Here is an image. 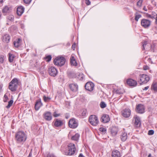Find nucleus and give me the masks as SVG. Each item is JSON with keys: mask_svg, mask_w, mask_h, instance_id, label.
<instances>
[{"mask_svg": "<svg viewBox=\"0 0 157 157\" xmlns=\"http://www.w3.org/2000/svg\"><path fill=\"white\" fill-rule=\"evenodd\" d=\"M64 146H62L61 151L63 153L66 155H74L76 151L75 145L73 143L69 144L67 146V149L65 150Z\"/></svg>", "mask_w": 157, "mask_h": 157, "instance_id": "obj_1", "label": "nucleus"}, {"mask_svg": "<svg viewBox=\"0 0 157 157\" xmlns=\"http://www.w3.org/2000/svg\"><path fill=\"white\" fill-rule=\"evenodd\" d=\"M27 136L25 132L22 131L17 132L15 135V140L17 143L23 144L26 141Z\"/></svg>", "mask_w": 157, "mask_h": 157, "instance_id": "obj_2", "label": "nucleus"}, {"mask_svg": "<svg viewBox=\"0 0 157 157\" xmlns=\"http://www.w3.org/2000/svg\"><path fill=\"white\" fill-rule=\"evenodd\" d=\"M66 61L65 59L63 56L58 57L54 60V64L58 66H62L63 65Z\"/></svg>", "mask_w": 157, "mask_h": 157, "instance_id": "obj_3", "label": "nucleus"}, {"mask_svg": "<svg viewBox=\"0 0 157 157\" xmlns=\"http://www.w3.org/2000/svg\"><path fill=\"white\" fill-rule=\"evenodd\" d=\"M18 81L17 78H14L10 82L9 88L11 91H14L17 90Z\"/></svg>", "mask_w": 157, "mask_h": 157, "instance_id": "obj_4", "label": "nucleus"}, {"mask_svg": "<svg viewBox=\"0 0 157 157\" xmlns=\"http://www.w3.org/2000/svg\"><path fill=\"white\" fill-rule=\"evenodd\" d=\"M139 78L138 82L140 85L147 83L150 79L149 76L146 74L140 75Z\"/></svg>", "mask_w": 157, "mask_h": 157, "instance_id": "obj_5", "label": "nucleus"}, {"mask_svg": "<svg viewBox=\"0 0 157 157\" xmlns=\"http://www.w3.org/2000/svg\"><path fill=\"white\" fill-rule=\"evenodd\" d=\"M68 126L71 128H75L78 125V123L77 120L75 118L71 119L68 122Z\"/></svg>", "mask_w": 157, "mask_h": 157, "instance_id": "obj_6", "label": "nucleus"}, {"mask_svg": "<svg viewBox=\"0 0 157 157\" xmlns=\"http://www.w3.org/2000/svg\"><path fill=\"white\" fill-rule=\"evenodd\" d=\"M89 121L90 124L93 126H96L98 123V117L95 115H92L89 118Z\"/></svg>", "mask_w": 157, "mask_h": 157, "instance_id": "obj_7", "label": "nucleus"}, {"mask_svg": "<svg viewBox=\"0 0 157 157\" xmlns=\"http://www.w3.org/2000/svg\"><path fill=\"white\" fill-rule=\"evenodd\" d=\"M151 23V21L147 19H143L141 20V26L144 28H149Z\"/></svg>", "mask_w": 157, "mask_h": 157, "instance_id": "obj_8", "label": "nucleus"}, {"mask_svg": "<svg viewBox=\"0 0 157 157\" xmlns=\"http://www.w3.org/2000/svg\"><path fill=\"white\" fill-rule=\"evenodd\" d=\"M48 71L50 75L53 77L55 76L58 73L57 70L53 67L49 68Z\"/></svg>", "mask_w": 157, "mask_h": 157, "instance_id": "obj_9", "label": "nucleus"}, {"mask_svg": "<svg viewBox=\"0 0 157 157\" xmlns=\"http://www.w3.org/2000/svg\"><path fill=\"white\" fill-rule=\"evenodd\" d=\"M52 124H53L55 127H59L62 126L64 124L63 121L59 120L58 119H55L53 122Z\"/></svg>", "mask_w": 157, "mask_h": 157, "instance_id": "obj_10", "label": "nucleus"}, {"mask_svg": "<svg viewBox=\"0 0 157 157\" xmlns=\"http://www.w3.org/2000/svg\"><path fill=\"white\" fill-rule=\"evenodd\" d=\"M43 117L47 121H50L52 119V113L49 111L45 112L43 114Z\"/></svg>", "mask_w": 157, "mask_h": 157, "instance_id": "obj_11", "label": "nucleus"}, {"mask_svg": "<svg viewBox=\"0 0 157 157\" xmlns=\"http://www.w3.org/2000/svg\"><path fill=\"white\" fill-rule=\"evenodd\" d=\"M94 87V84L91 82H88L85 85L86 89L90 91H92L93 90Z\"/></svg>", "mask_w": 157, "mask_h": 157, "instance_id": "obj_12", "label": "nucleus"}, {"mask_svg": "<svg viewBox=\"0 0 157 157\" xmlns=\"http://www.w3.org/2000/svg\"><path fill=\"white\" fill-rule=\"evenodd\" d=\"M136 112L142 114L145 112V108L143 105L139 104L136 107Z\"/></svg>", "mask_w": 157, "mask_h": 157, "instance_id": "obj_13", "label": "nucleus"}, {"mask_svg": "<svg viewBox=\"0 0 157 157\" xmlns=\"http://www.w3.org/2000/svg\"><path fill=\"white\" fill-rule=\"evenodd\" d=\"M133 120H134V125L136 128L139 127L141 125L140 119L139 117L135 115L133 117Z\"/></svg>", "mask_w": 157, "mask_h": 157, "instance_id": "obj_14", "label": "nucleus"}, {"mask_svg": "<svg viewBox=\"0 0 157 157\" xmlns=\"http://www.w3.org/2000/svg\"><path fill=\"white\" fill-rule=\"evenodd\" d=\"M127 83L130 86L135 87L137 84V82L131 78H129L127 80Z\"/></svg>", "mask_w": 157, "mask_h": 157, "instance_id": "obj_15", "label": "nucleus"}, {"mask_svg": "<svg viewBox=\"0 0 157 157\" xmlns=\"http://www.w3.org/2000/svg\"><path fill=\"white\" fill-rule=\"evenodd\" d=\"M69 87L70 90L73 92L77 91L78 89V85L75 83H71L69 85Z\"/></svg>", "mask_w": 157, "mask_h": 157, "instance_id": "obj_16", "label": "nucleus"}, {"mask_svg": "<svg viewBox=\"0 0 157 157\" xmlns=\"http://www.w3.org/2000/svg\"><path fill=\"white\" fill-rule=\"evenodd\" d=\"M131 111L129 109H125L122 111V115L125 117H128L130 115Z\"/></svg>", "mask_w": 157, "mask_h": 157, "instance_id": "obj_17", "label": "nucleus"}, {"mask_svg": "<svg viewBox=\"0 0 157 157\" xmlns=\"http://www.w3.org/2000/svg\"><path fill=\"white\" fill-rule=\"evenodd\" d=\"M42 105L43 103L41 102V99H40L37 100L35 105V110H38Z\"/></svg>", "mask_w": 157, "mask_h": 157, "instance_id": "obj_18", "label": "nucleus"}, {"mask_svg": "<svg viewBox=\"0 0 157 157\" xmlns=\"http://www.w3.org/2000/svg\"><path fill=\"white\" fill-rule=\"evenodd\" d=\"M24 7L22 6H19L17 8V13L18 15L21 16L24 13Z\"/></svg>", "mask_w": 157, "mask_h": 157, "instance_id": "obj_19", "label": "nucleus"}, {"mask_svg": "<svg viewBox=\"0 0 157 157\" xmlns=\"http://www.w3.org/2000/svg\"><path fill=\"white\" fill-rule=\"evenodd\" d=\"M110 130L112 135L115 136L117 134L119 130L117 127L113 126L111 128Z\"/></svg>", "mask_w": 157, "mask_h": 157, "instance_id": "obj_20", "label": "nucleus"}, {"mask_svg": "<svg viewBox=\"0 0 157 157\" xmlns=\"http://www.w3.org/2000/svg\"><path fill=\"white\" fill-rule=\"evenodd\" d=\"M101 121L104 123H107L110 120V118L109 115L105 114H104L101 117Z\"/></svg>", "mask_w": 157, "mask_h": 157, "instance_id": "obj_21", "label": "nucleus"}, {"mask_svg": "<svg viewBox=\"0 0 157 157\" xmlns=\"http://www.w3.org/2000/svg\"><path fill=\"white\" fill-rule=\"evenodd\" d=\"M10 36L8 34H5L2 37V41L4 43H9L10 41Z\"/></svg>", "mask_w": 157, "mask_h": 157, "instance_id": "obj_22", "label": "nucleus"}, {"mask_svg": "<svg viewBox=\"0 0 157 157\" xmlns=\"http://www.w3.org/2000/svg\"><path fill=\"white\" fill-rule=\"evenodd\" d=\"M113 92L116 94H121L124 92V90L123 89L120 88H114L113 89Z\"/></svg>", "mask_w": 157, "mask_h": 157, "instance_id": "obj_23", "label": "nucleus"}, {"mask_svg": "<svg viewBox=\"0 0 157 157\" xmlns=\"http://www.w3.org/2000/svg\"><path fill=\"white\" fill-rule=\"evenodd\" d=\"M128 138L127 134L125 132H122L120 135V138L122 141L124 142Z\"/></svg>", "mask_w": 157, "mask_h": 157, "instance_id": "obj_24", "label": "nucleus"}, {"mask_svg": "<svg viewBox=\"0 0 157 157\" xmlns=\"http://www.w3.org/2000/svg\"><path fill=\"white\" fill-rule=\"evenodd\" d=\"M112 157H121V155L119 151L117 150L113 151L112 154Z\"/></svg>", "mask_w": 157, "mask_h": 157, "instance_id": "obj_25", "label": "nucleus"}, {"mask_svg": "<svg viewBox=\"0 0 157 157\" xmlns=\"http://www.w3.org/2000/svg\"><path fill=\"white\" fill-rule=\"evenodd\" d=\"M146 15L147 18L153 19L157 16V14L155 12H152L151 14H149L148 13H146Z\"/></svg>", "mask_w": 157, "mask_h": 157, "instance_id": "obj_26", "label": "nucleus"}, {"mask_svg": "<svg viewBox=\"0 0 157 157\" xmlns=\"http://www.w3.org/2000/svg\"><path fill=\"white\" fill-rule=\"evenodd\" d=\"M21 39L20 38H18L14 41L13 44L14 46L18 48L21 44Z\"/></svg>", "mask_w": 157, "mask_h": 157, "instance_id": "obj_27", "label": "nucleus"}, {"mask_svg": "<svg viewBox=\"0 0 157 157\" xmlns=\"http://www.w3.org/2000/svg\"><path fill=\"white\" fill-rule=\"evenodd\" d=\"M11 10V8L8 6H5L2 9V12L4 13H9Z\"/></svg>", "mask_w": 157, "mask_h": 157, "instance_id": "obj_28", "label": "nucleus"}, {"mask_svg": "<svg viewBox=\"0 0 157 157\" xmlns=\"http://www.w3.org/2000/svg\"><path fill=\"white\" fill-rule=\"evenodd\" d=\"M70 60V62L72 65L74 66H76L77 65V63L73 56H71Z\"/></svg>", "mask_w": 157, "mask_h": 157, "instance_id": "obj_29", "label": "nucleus"}, {"mask_svg": "<svg viewBox=\"0 0 157 157\" xmlns=\"http://www.w3.org/2000/svg\"><path fill=\"white\" fill-rule=\"evenodd\" d=\"M151 90L155 92H157V82L153 83L151 86Z\"/></svg>", "mask_w": 157, "mask_h": 157, "instance_id": "obj_30", "label": "nucleus"}, {"mask_svg": "<svg viewBox=\"0 0 157 157\" xmlns=\"http://www.w3.org/2000/svg\"><path fill=\"white\" fill-rule=\"evenodd\" d=\"M80 135L78 133H76L75 135L71 137V140L75 141H77L79 139Z\"/></svg>", "mask_w": 157, "mask_h": 157, "instance_id": "obj_31", "label": "nucleus"}, {"mask_svg": "<svg viewBox=\"0 0 157 157\" xmlns=\"http://www.w3.org/2000/svg\"><path fill=\"white\" fill-rule=\"evenodd\" d=\"M9 60L10 62H12L13 61V59L15 58V56L13 54L10 53H9Z\"/></svg>", "mask_w": 157, "mask_h": 157, "instance_id": "obj_32", "label": "nucleus"}, {"mask_svg": "<svg viewBox=\"0 0 157 157\" xmlns=\"http://www.w3.org/2000/svg\"><path fill=\"white\" fill-rule=\"evenodd\" d=\"M135 15V20L136 21H138L139 19L142 16L141 14H138L137 12L136 13Z\"/></svg>", "mask_w": 157, "mask_h": 157, "instance_id": "obj_33", "label": "nucleus"}, {"mask_svg": "<svg viewBox=\"0 0 157 157\" xmlns=\"http://www.w3.org/2000/svg\"><path fill=\"white\" fill-rule=\"evenodd\" d=\"M52 58L51 55H48L44 57V59L46 61L49 62L51 60Z\"/></svg>", "mask_w": 157, "mask_h": 157, "instance_id": "obj_34", "label": "nucleus"}, {"mask_svg": "<svg viewBox=\"0 0 157 157\" xmlns=\"http://www.w3.org/2000/svg\"><path fill=\"white\" fill-rule=\"evenodd\" d=\"M51 98L49 97H47L45 95H44L43 97V99L44 102H49L51 100Z\"/></svg>", "mask_w": 157, "mask_h": 157, "instance_id": "obj_35", "label": "nucleus"}, {"mask_svg": "<svg viewBox=\"0 0 157 157\" xmlns=\"http://www.w3.org/2000/svg\"><path fill=\"white\" fill-rule=\"evenodd\" d=\"M99 130L103 134H105L106 132V129L105 128L101 127L99 128Z\"/></svg>", "mask_w": 157, "mask_h": 157, "instance_id": "obj_36", "label": "nucleus"}, {"mask_svg": "<svg viewBox=\"0 0 157 157\" xmlns=\"http://www.w3.org/2000/svg\"><path fill=\"white\" fill-rule=\"evenodd\" d=\"M13 100H11L9 101L8 102V105L6 106V108L7 109H9L12 105L13 103Z\"/></svg>", "mask_w": 157, "mask_h": 157, "instance_id": "obj_37", "label": "nucleus"}, {"mask_svg": "<svg viewBox=\"0 0 157 157\" xmlns=\"http://www.w3.org/2000/svg\"><path fill=\"white\" fill-rule=\"evenodd\" d=\"M7 19L11 21H13L14 20V17L13 15H9L7 17Z\"/></svg>", "mask_w": 157, "mask_h": 157, "instance_id": "obj_38", "label": "nucleus"}, {"mask_svg": "<svg viewBox=\"0 0 157 157\" xmlns=\"http://www.w3.org/2000/svg\"><path fill=\"white\" fill-rule=\"evenodd\" d=\"M6 56L3 55H0V63H3L4 59Z\"/></svg>", "mask_w": 157, "mask_h": 157, "instance_id": "obj_39", "label": "nucleus"}, {"mask_svg": "<svg viewBox=\"0 0 157 157\" xmlns=\"http://www.w3.org/2000/svg\"><path fill=\"white\" fill-rule=\"evenodd\" d=\"M100 106L102 108H105L106 106V105L105 103L104 102L102 101L101 102L100 104Z\"/></svg>", "mask_w": 157, "mask_h": 157, "instance_id": "obj_40", "label": "nucleus"}, {"mask_svg": "<svg viewBox=\"0 0 157 157\" xmlns=\"http://www.w3.org/2000/svg\"><path fill=\"white\" fill-rule=\"evenodd\" d=\"M143 0H139L137 2V6L139 7H140L143 2Z\"/></svg>", "mask_w": 157, "mask_h": 157, "instance_id": "obj_41", "label": "nucleus"}, {"mask_svg": "<svg viewBox=\"0 0 157 157\" xmlns=\"http://www.w3.org/2000/svg\"><path fill=\"white\" fill-rule=\"evenodd\" d=\"M143 44V48L142 49L143 50L145 49V47L147 44V42L146 41H144V42H142Z\"/></svg>", "mask_w": 157, "mask_h": 157, "instance_id": "obj_42", "label": "nucleus"}, {"mask_svg": "<svg viewBox=\"0 0 157 157\" xmlns=\"http://www.w3.org/2000/svg\"><path fill=\"white\" fill-rule=\"evenodd\" d=\"M60 113H57L56 112H54L53 114V116L55 117H58L60 116Z\"/></svg>", "mask_w": 157, "mask_h": 157, "instance_id": "obj_43", "label": "nucleus"}, {"mask_svg": "<svg viewBox=\"0 0 157 157\" xmlns=\"http://www.w3.org/2000/svg\"><path fill=\"white\" fill-rule=\"evenodd\" d=\"M8 98L6 94H5L3 98V101L4 102H6L8 100Z\"/></svg>", "mask_w": 157, "mask_h": 157, "instance_id": "obj_44", "label": "nucleus"}, {"mask_svg": "<svg viewBox=\"0 0 157 157\" xmlns=\"http://www.w3.org/2000/svg\"><path fill=\"white\" fill-rule=\"evenodd\" d=\"M154 131L153 130H151L148 131V134L149 135H152L154 133Z\"/></svg>", "mask_w": 157, "mask_h": 157, "instance_id": "obj_45", "label": "nucleus"}, {"mask_svg": "<svg viewBox=\"0 0 157 157\" xmlns=\"http://www.w3.org/2000/svg\"><path fill=\"white\" fill-rule=\"evenodd\" d=\"M86 109L82 110V116H85L86 115Z\"/></svg>", "mask_w": 157, "mask_h": 157, "instance_id": "obj_46", "label": "nucleus"}, {"mask_svg": "<svg viewBox=\"0 0 157 157\" xmlns=\"http://www.w3.org/2000/svg\"><path fill=\"white\" fill-rule=\"evenodd\" d=\"M46 157H55V156L53 154L49 153L47 155Z\"/></svg>", "mask_w": 157, "mask_h": 157, "instance_id": "obj_47", "label": "nucleus"}, {"mask_svg": "<svg viewBox=\"0 0 157 157\" xmlns=\"http://www.w3.org/2000/svg\"><path fill=\"white\" fill-rule=\"evenodd\" d=\"M32 0H24V3L26 4H29L30 3Z\"/></svg>", "mask_w": 157, "mask_h": 157, "instance_id": "obj_48", "label": "nucleus"}, {"mask_svg": "<svg viewBox=\"0 0 157 157\" xmlns=\"http://www.w3.org/2000/svg\"><path fill=\"white\" fill-rule=\"evenodd\" d=\"M85 3L87 5H89L90 4V2L89 0H85Z\"/></svg>", "mask_w": 157, "mask_h": 157, "instance_id": "obj_49", "label": "nucleus"}, {"mask_svg": "<svg viewBox=\"0 0 157 157\" xmlns=\"http://www.w3.org/2000/svg\"><path fill=\"white\" fill-rule=\"evenodd\" d=\"M149 67L147 65L143 67V69L145 70L149 69Z\"/></svg>", "mask_w": 157, "mask_h": 157, "instance_id": "obj_50", "label": "nucleus"}, {"mask_svg": "<svg viewBox=\"0 0 157 157\" xmlns=\"http://www.w3.org/2000/svg\"><path fill=\"white\" fill-rule=\"evenodd\" d=\"M76 47V44L74 43L72 46V48L73 50H75Z\"/></svg>", "mask_w": 157, "mask_h": 157, "instance_id": "obj_51", "label": "nucleus"}, {"mask_svg": "<svg viewBox=\"0 0 157 157\" xmlns=\"http://www.w3.org/2000/svg\"><path fill=\"white\" fill-rule=\"evenodd\" d=\"M149 88V86H146L143 89V90H147Z\"/></svg>", "mask_w": 157, "mask_h": 157, "instance_id": "obj_52", "label": "nucleus"}, {"mask_svg": "<svg viewBox=\"0 0 157 157\" xmlns=\"http://www.w3.org/2000/svg\"><path fill=\"white\" fill-rule=\"evenodd\" d=\"M3 85L2 84H0V92H1L2 90V87Z\"/></svg>", "mask_w": 157, "mask_h": 157, "instance_id": "obj_53", "label": "nucleus"}, {"mask_svg": "<svg viewBox=\"0 0 157 157\" xmlns=\"http://www.w3.org/2000/svg\"><path fill=\"white\" fill-rule=\"evenodd\" d=\"M3 3V0H0V6H1L2 5V4Z\"/></svg>", "mask_w": 157, "mask_h": 157, "instance_id": "obj_54", "label": "nucleus"}, {"mask_svg": "<svg viewBox=\"0 0 157 157\" xmlns=\"http://www.w3.org/2000/svg\"><path fill=\"white\" fill-rule=\"evenodd\" d=\"M151 2L155 6L156 5V2H155L154 0H152L151 1Z\"/></svg>", "mask_w": 157, "mask_h": 157, "instance_id": "obj_55", "label": "nucleus"}, {"mask_svg": "<svg viewBox=\"0 0 157 157\" xmlns=\"http://www.w3.org/2000/svg\"><path fill=\"white\" fill-rule=\"evenodd\" d=\"M143 10L146 11H147V9L145 6H144L143 8Z\"/></svg>", "mask_w": 157, "mask_h": 157, "instance_id": "obj_56", "label": "nucleus"}, {"mask_svg": "<svg viewBox=\"0 0 157 157\" xmlns=\"http://www.w3.org/2000/svg\"><path fill=\"white\" fill-rule=\"evenodd\" d=\"M69 117V116L68 114H65V118L66 119H68Z\"/></svg>", "mask_w": 157, "mask_h": 157, "instance_id": "obj_57", "label": "nucleus"}, {"mask_svg": "<svg viewBox=\"0 0 157 157\" xmlns=\"http://www.w3.org/2000/svg\"><path fill=\"white\" fill-rule=\"evenodd\" d=\"M78 157H84L82 153H80L78 156Z\"/></svg>", "mask_w": 157, "mask_h": 157, "instance_id": "obj_58", "label": "nucleus"}, {"mask_svg": "<svg viewBox=\"0 0 157 157\" xmlns=\"http://www.w3.org/2000/svg\"><path fill=\"white\" fill-rule=\"evenodd\" d=\"M147 8L149 10H151L152 9V8L151 7V6H147Z\"/></svg>", "mask_w": 157, "mask_h": 157, "instance_id": "obj_59", "label": "nucleus"}, {"mask_svg": "<svg viewBox=\"0 0 157 157\" xmlns=\"http://www.w3.org/2000/svg\"><path fill=\"white\" fill-rule=\"evenodd\" d=\"M31 155H32V154L31 153H30L28 157H31Z\"/></svg>", "mask_w": 157, "mask_h": 157, "instance_id": "obj_60", "label": "nucleus"}, {"mask_svg": "<svg viewBox=\"0 0 157 157\" xmlns=\"http://www.w3.org/2000/svg\"><path fill=\"white\" fill-rule=\"evenodd\" d=\"M148 157H151V154H149Z\"/></svg>", "mask_w": 157, "mask_h": 157, "instance_id": "obj_61", "label": "nucleus"}, {"mask_svg": "<svg viewBox=\"0 0 157 157\" xmlns=\"http://www.w3.org/2000/svg\"><path fill=\"white\" fill-rule=\"evenodd\" d=\"M23 26H22L21 27L22 28H23Z\"/></svg>", "mask_w": 157, "mask_h": 157, "instance_id": "obj_62", "label": "nucleus"}, {"mask_svg": "<svg viewBox=\"0 0 157 157\" xmlns=\"http://www.w3.org/2000/svg\"><path fill=\"white\" fill-rule=\"evenodd\" d=\"M0 157H3L2 156H1Z\"/></svg>", "mask_w": 157, "mask_h": 157, "instance_id": "obj_63", "label": "nucleus"}]
</instances>
